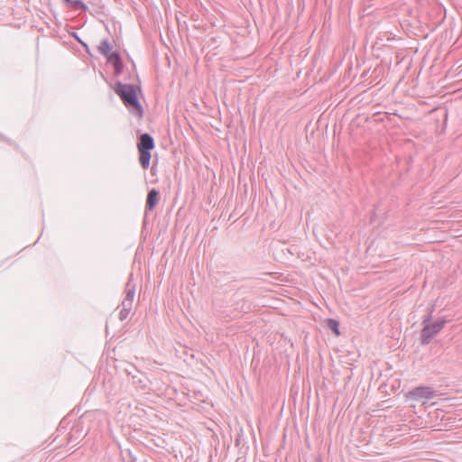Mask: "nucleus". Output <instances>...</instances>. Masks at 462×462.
<instances>
[{"label": "nucleus", "instance_id": "11", "mask_svg": "<svg viewBox=\"0 0 462 462\" xmlns=\"http://www.w3.org/2000/svg\"><path fill=\"white\" fill-rule=\"evenodd\" d=\"M127 316V313L124 312L123 310L120 312V319H125Z\"/></svg>", "mask_w": 462, "mask_h": 462}, {"label": "nucleus", "instance_id": "8", "mask_svg": "<svg viewBox=\"0 0 462 462\" xmlns=\"http://www.w3.org/2000/svg\"><path fill=\"white\" fill-rule=\"evenodd\" d=\"M98 50L106 57H108L111 53H114V51H112V47L106 41L100 42V44L98 46Z\"/></svg>", "mask_w": 462, "mask_h": 462}, {"label": "nucleus", "instance_id": "1", "mask_svg": "<svg viewBox=\"0 0 462 462\" xmlns=\"http://www.w3.org/2000/svg\"><path fill=\"white\" fill-rule=\"evenodd\" d=\"M430 316H428L423 320V328L421 330L420 340L422 345H427L430 342L431 338L437 335L446 324V320L444 319H440L436 320L435 322L430 324Z\"/></svg>", "mask_w": 462, "mask_h": 462}, {"label": "nucleus", "instance_id": "5", "mask_svg": "<svg viewBox=\"0 0 462 462\" xmlns=\"http://www.w3.org/2000/svg\"><path fill=\"white\" fill-rule=\"evenodd\" d=\"M159 199V193L155 189H152L149 191L146 204L148 205L150 209H152L154 206L157 204Z\"/></svg>", "mask_w": 462, "mask_h": 462}, {"label": "nucleus", "instance_id": "6", "mask_svg": "<svg viewBox=\"0 0 462 462\" xmlns=\"http://www.w3.org/2000/svg\"><path fill=\"white\" fill-rule=\"evenodd\" d=\"M137 146L140 152V163L144 167V134L140 135Z\"/></svg>", "mask_w": 462, "mask_h": 462}, {"label": "nucleus", "instance_id": "9", "mask_svg": "<svg viewBox=\"0 0 462 462\" xmlns=\"http://www.w3.org/2000/svg\"><path fill=\"white\" fill-rule=\"evenodd\" d=\"M327 326L329 329H331L337 336H339L340 335V332H339V323L338 321L335 320V319H328L327 320Z\"/></svg>", "mask_w": 462, "mask_h": 462}, {"label": "nucleus", "instance_id": "2", "mask_svg": "<svg viewBox=\"0 0 462 462\" xmlns=\"http://www.w3.org/2000/svg\"><path fill=\"white\" fill-rule=\"evenodd\" d=\"M115 90L121 97L126 106L138 109L139 114L141 115V107L137 102L136 92L131 86L118 84L116 86Z\"/></svg>", "mask_w": 462, "mask_h": 462}, {"label": "nucleus", "instance_id": "7", "mask_svg": "<svg viewBox=\"0 0 462 462\" xmlns=\"http://www.w3.org/2000/svg\"><path fill=\"white\" fill-rule=\"evenodd\" d=\"M154 144L152 137L146 134V168L148 167L151 159V154L149 151L152 150Z\"/></svg>", "mask_w": 462, "mask_h": 462}, {"label": "nucleus", "instance_id": "3", "mask_svg": "<svg viewBox=\"0 0 462 462\" xmlns=\"http://www.w3.org/2000/svg\"><path fill=\"white\" fill-rule=\"evenodd\" d=\"M435 391L428 386H419L409 392L408 396L413 400H430L435 396Z\"/></svg>", "mask_w": 462, "mask_h": 462}, {"label": "nucleus", "instance_id": "4", "mask_svg": "<svg viewBox=\"0 0 462 462\" xmlns=\"http://www.w3.org/2000/svg\"><path fill=\"white\" fill-rule=\"evenodd\" d=\"M107 61L111 63L116 72H120L122 66L119 55L116 52L111 53L108 57H106Z\"/></svg>", "mask_w": 462, "mask_h": 462}, {"label": "nucleus", "instance_id": "10", "mask_svg": "<svg viewBox=\"0 0 462 462\" xmlns=\"http://www.w3.org/2000/svg\"><path fill=\"white\" fill-rule=\"evenodd\" d=\"M64 1L68 5H71V6L75 7L76 9L84 7V5L81 2V0H64Z\"/></svg>", "mask_w": 462, "mask_h": 462}]
</instances>
